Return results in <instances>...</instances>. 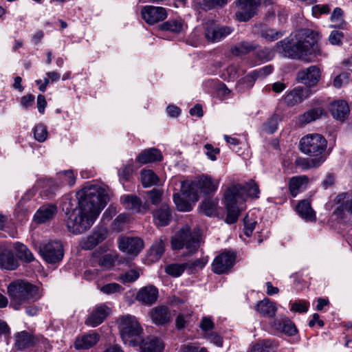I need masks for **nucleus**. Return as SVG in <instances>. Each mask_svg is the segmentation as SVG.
Returning a JSON list of instances; mask_svg holds the SVG:
<instances>
[{"instance_id":"36","label":"nucleus","mask_w":352,"mask_h":352,"mask_svg":"<svg viewBox=\"0 0 352 352\" xmlns=\"http://www.w3.org/2000/svg\"><path fill=\"white\" fill-rule=\"evenodd\" d=\"M34 344L32 335L25 331H21L16 336L15 346L19 350L30 347Z\"/></svg>"},{"instance_id":"41","label":"nucleus","mask_w":352,"mask_h":352,"mask_svg":"<svg viewBox=\"0 0 352 352\" xmlns=\"http://www.w3.org/2000/svg\"><path fill=\"white\" fill-rule=\"evenodd\" d=\"M218 200L217 199H207L201 205V211L207 216L216 214L217 210Z\"/></svg>"},{"instance_id":"45","label":"nucleus","mask_w":352,"mask_h":352,"mask_svg":"<svg viewBox=\"0 0 352 352\" xmlns=\"http://www.w3.org/2000/svg\"><path fill=\"white\" fill-rule=\"evenodd\" d=\"M173 201L177 210L183 212L190 211L192 209L191 202L186 199L182 195L175 193L173 195Z\"/></svg>"},{"instance_id":"56","label":"nucleus","mask_w":352,"mask_h":352,"mask_svg":"<svg viewBox=\"0 0 352 352\" xmlns=\"http://www.w3.org/2000/svg\"><path fill=\"white\" fill-rule=\"evenodd\" d=\"M309 302L303 300H299L292 304L291 310L298 313H306L309 309Z\"/></svg>"},{"instance_id":"32","label":"nucleus","mask_w":352,"mask_h":352,"mask_svg":"<svg viewBox=\"0 0 352 352\" xmlns=\"http://www.w3.org/2000/svg\"><path fill=\"white\" fill-rule=\"evenodd\" d=\"M296 210L298 214L307 221H315L316 214L311 207V204L307 200L300 201L296 206Z\"/></svg>"},{"instance_id":"63","label":"nucleus","mask_w":352,"mask_h":352,"mask_svg":"<svg viewBox=\"0 0 352 352\" xmlns=\"http://www.w3.org/2000/svg\"><path fill=\"white\" fill-rule=\"evenodd\" d=\"M129 221L128 215L125 214H119L114 220V228L118 231L122 230V226Z\"/></svg>"},{"instance_id":"48","label":"nucleus","mask_w":352,"mask_h":352,"mask_svg":"<svg viewBox=\"0 0 352 352\" xmlns=\"http://www.w3.org/2000/svg\"><path fill=\"white\" fill-rule=\"evenodd\" d=\"M195 186V182L187 189H183L182 195L190 202H197L199 199V190Z\"/></svg>"},{"instance_id":"9","label":"nucleus","mask_w":352,"mask_h":352,"mask_svg":"<svg viewBox=\"0 0 352 352\" xmlns=\"http://www.w3.org/2000/svg\"><path fill=\"white\" fill-rule=\"evenodd\" d=\"M236 6L237 10L234 13V19L239 22H248L257 14L261 1L237 0Z\"/></svg>"},{"instance_id":"30","label":"nucleus","mask_w":352,"mask_h":352,"mask_svg":"<svg viewBox=\"0 0 352 352\" xmlns=\"http://www.w3.org/2000/svg\"><path fill=\"white\" fill-rule=\"evenodd\" d=\"M162 155L161 152L155 148H151L143 151L137 157V162L141 164H147L161 161Z\"/></svg>"},{"instance_id":"53","label":"nucleus","mask_w":352,"mask_h":352,"mask_svg":"<svg viewBox=\"0 0 352 352\" xmlns=\"http://www.w3.org/2000/svg\"><path fill=\"white\" fill-rule=\"evenodd\" d=\"M34 135L35 140L39 142H44L47 137V130L45 126L38 124L34 129Z\"/></svg>"},{"instance_id":"37","label":"nucleus","mask_w":352,"mask_h":352,"mask_svg":"<svg viewBox=\"0 0 352 352\" xmlns=\"http://www.w3.org/2000/svg\"><path fill=\"white\" fill-rule=\"evenodd\" d=\"M275 327L288 336H294L297 332L294 324L287 319H283L274 321Z\"/></svg>"},{"instance_id":"10","label":"nucleus","mask_w":352,"mask_h":352,"mask_svg":"<svg viewBox=\"0 0 352 352\" xmlns=\"http://www.w3.org/2000/svg\"><path fill=\"white\" fill-rule=\"evenodd\" d=\"M234 31L230 26L221 25L214 21H208L205 25L204 34L206 38L211 42H219Z\"/></svg>"},{"instance_id":"16","label":"nucleus","mask_w":352,"mask_h":352,"mask_svg":"<svg viewBox=\"0 0 352 352\" xmlns=\"http://www.w3.org/2000/svg\"><path fill=\"white\" fill-rule=\"evenodd\" d=\"M111 309L106 305L96 307L85 321L86 324L96 327L100 324L110 314Z\"/></svg>"},{"instance_id":"54","label":"nucleus","mask_w":352,"mask_h":352,"mask_svg":"<svg viewBox=\"0 0 352 352\" xmlns=\"http://www.w3.org/2000/svg\"><path fill=\"white\" fill-rule=\"evenodd\" d=\"M100 290L103 294L110 295L120 292L122 290V288L119 284L111 283L100 287Z\"/></svg>"},{"instance_id":"50","label":"nucleus","mask_w":352,"mask_h":352,"mask_svg":"<svg viewBox=\"0 0 352 352\" xmlns=\"http://www.w3.org/2000/svg\"><path fill=\"white\" fill-rule=\"evenodd\" d=\"M228 3V0H202L201 7L205 10H211L217 7L222 8Z\"/></svg>"},{"instance_id":"23","label":"nucleus","mask_w":352,"mask_h":352,"mask_svg":"<svg viewBox=\"0 0 352 352\" xmlns=\"http://www.w3.org/2000/svg\"><path fill=\"white\" fill-rule=\"evenodd\" d=\"M336 201L342 203L336 208L334 214L340 218H343L345 212H348L352 215V195L349 192H343L339 194L336 197Z\"/></svg>"},{"instance_id":"25","label":"nucleus","mask_w":352,"mask_h":352,"mask_svg":"<svg viewBox=\"0 0 352 352\" xmlns=\"http://www.w3.org/2000/svg\"><path fill=\"white\" fill-rule=\"evenodd\" d=\"M139 344L140 352H162L164 348L162 340L155 337H149L145 340L142 338Z\"/></svg>"},{"instance_id":"1","label":"nucleus","mask_w":352,"mask_h":352,"mask_svg":"<svg viewBox=\"0 0 352 352\" xmlns=\"http://www.w3.org/2000/svg\"><path fill=\"white\" fill-rule=\"evenodd\" d=\"M77 205L71 200L65 202L66 226L74 234H80L89 230L106 206L109 196L105 190L98 185L85 186L76 194Z\"/></svg>"},{"instance_id":"6","label":"nucleus","mask_w":352,"mask_h":352,"mask_svg":"<svg viewBox=\"0 0 352 352\" xmlns=\"http://www.w3.org/2000/svg\"><path fill=\"white\" fill-rule=\"evenodd\" d=\"M120 336L125 344L135 346L143 338L144 329L138 318L126 314L120 316L118 320Z\"/></svg>"},{"instance_id":"20","label":"nucleus","mask_w":352,"mask_h":352,"mask_svg":"<svg viewBox=\"0 0 352 352\" xmlns=\"http://www.w3.org/2000/svg\"><path fill=\"white\" fill-rule=\"evenodd\" d=\"M107 230L104 228L96 229L91 235L83 239L80 243L82 249L91 250L103 241L107 236Z\"/></svg>"},{"instance_id":"39","label":"nucleus","mask_w":352,"mask_h":352,"mask_svg":"<svg viewBox=\"0 0 352 352\" xmlns=\"http://www.w3.org/2000/svg\"><path fill=\"white\" fill-rule=\"evenodd\" d=\"M272 67L271 65H268L266 67H264L261 69H260L258 71H254L248 76H246L245 78H243L238 84L237 87L241 91L240 85L242 82H245V81H250L252 82L255 80L259 76H266L272 73Z\"/></svg>"},{"instance_id":"7","label":"nucleus","mask_w":352,"mask_h":352,"mask_svg":"<svg viewBox=\"0 0 352 352\" xmlns=\"http://www.w3.org/2000/svg\"><path fill=\"white\" fill-rule=\"evenodd\" d=\"M171 245L174 250L185 248L186 255L196 252L200 245L199 234L195 230L192 231L188 225H185L172 237Z\"/></svg>"},{"instance_id":"12","label":"nucleus","mask_w":352,"mask_h":352,"mask_svg":"<svg viewBox=\"0 0 352 352\" xmlns=\"http://www.w3.org/2000/svg\"><path fill=\"white\" fill-rule=\"evenodd\" d=\"M143 19L150 25L164 21L167 17L166 10L162 7L146 6L141 11Z\"/></svg>"},{"instance_id":"51","label":"nucleus","mask_w":352,"mask_h":352,"mask_svg":"<svg viewBox=\"0 0 352 352\" xmlns=\"http://www.w3.org/2000/svg\"><path fill=\"white\" fill-rule=\"evenodd\" d=\"M140 276L139 272L135 270H131L122 274L118 278V280L122 283H128L135 281Z\"/></svg>"},{"instance_id":"11","label":"nucleus","mask_w":352,"mask_h":352,"mask_svg":"<svg viewBox=\"0 0 352 352\" xmlns=\"http://www.w3.org/2000/svg\"><path fill=\"white\" fill-rule=\"evenodd\" d=\"M119 249L128 255L137 256L144 247L143 241L138 237L122 236L118 239Z\"/></svg>"},{"instance_id":"43","label":"nucleus","mask_w":352,"mask_h":352,"mask_svg":"<svg viewBox=\"0 0 352 352\" xmlns=\"http://www.w3.org/2000/svg\"><path fill=\"white\" fill-rule=\"evenodd\" d=\"M255 49V46L249 42L242 41L231 48V52L235 56L245 54Z\"/></svg>"},{"instance_id":"62","label":"nucleus","mask_w":352,"mask_h":352,"mask_svg":"<svg viewBox=\"0 0 352 352\" xmlns=\"http://www.w3.org/2000/svg\"><path fill=\"white\" fill-rule=\"evenodd\" d=\"M199 327L203 331L207 332L209 330L213 329L214 327V324L210 317L204 316L201 318Z\"/></svg>"},{"instance_id":"42","label":"nucleus","mask_w":352,"mask_h":352,"mask_svg":"<svg viewBox=\"0 0 352 352\" xmlns=\"http://www.w3.org/2000/svg\"><path fill=\"white\" fill-rule=\"evenodd\" d=\"M186 269H187V264L186 263H171L165 267V272L171 276L179 277L184 273Z\"/></svg>"},{"instance_id":"24","label":"nucleus","mask_w":352,"mask_h":352,"mask_svg":"<svg viewBox=\"0 0 352 352\" xmlns=\"http://www.w3.org/2000/svg\"><path fill=\"white\" fill-rule=\"evenodd\" d=\"M157 296L158 290L155 287L146 286L140 289L137 294L136 299L143 304L149 305L157 300Z\"/></svg>"},{"instance_id":"35","label":"nucleus","mask_w":352,"mask_h":352,"mask_svg":"<svg viewBox=\"0 0 352 352\" xmlns=\"http://www.w3.org/2000/svg\"><path fill=\"white\" fill-rule=\"evenodd\" d=\"M276 305L268 298H264L258 302L256 311L264 317H273L276 312Z\"/></svg>"},{"instance_id":"21","label":"nucleus","mask_w":352,"mask_h":352,"mask_svg":"<svg viewBox=\"0 0 352 352\" xmlns=\"http://www.w3.org/2000/svg\"><path fill=\"white\" fill-rule=\"evenodd\" d=\"M149 316L152 322L157 325H164L171 320V312L168 307L160 305L151 309Z\"/></svg>"},{"instance_id":"13","label":"nucleus","mask_w":352,"mask_h":352,"mask_svg":"<svg viewBox=\"0 0 352 352\" xmlns=\"http://www.w3.org/2000/svg\"><path fill=\"white\" fill-rule=\"evenodd\" d=\"M320 78V71L317 66L312 65L299 71L297 80L309 87L315 86Z\"/></svg>"},{"instance_id":"58","label":"nucleus","mask_w":352,"mask_h":352,"mask_svg":"<svg viewBox=\"0 0 352 352\" xmlns=\"http://www.w3.org/2000/svg\"><path fill=\"white\" fill-rule=\"evenodd\" d=\"M256 221L251 219L248 215L244 218V234L248 236H250L255 228Z\"/></svg>"},{"instance_id":"8","label":"nucleus","mask_w":352,"mask_h":352,"mask_svg":"<svg viewBox=\"0 0 352 352\" xmlns=\"http://www.w3.org/2000/svg\"><path fill=\"white\" fill-rule=\"evenodd\" d=\"M40 255L47 263H56L64 256L63 246L59 241H46L39 245Z\"/></svg>"},{"instance_id":"15","label":"nucleus","mask_w":352,"mask_h":352,"mask_svg":"<svg viewBox=\"0 0 352 352\" xmlns=\"http://www.w3.org/2000/svg\"><path fill=\"white\" fill-rule=\"evenodd\" d=\"M311 94V91L309 89L299 86L287 91L285 96L284 100L287 106L293 107L303 102Z\"/></svg>"},{"instance_id":"55","label":"nucleus","mask_w":352,"mask_h":352,"mask_svg":"<svg viewBox=\"0 0 352 352\" xmlns=\"http://www.w3.org/2000/svg\"><path fill=\"white\" fill-rule=\"evenodd\" d=\"M60 179L63 180V182L65 184H67L70 186H73L76 182V175L74 173L73 170H65L63 172H60L58 173Z\"/></svg>"},{"instance_id":"17","label":"nucleus","mask_w":352,"mask_h":352,"mask_svg":"<svg viewBox=\"0 0 352 352\" xmlns=\"http://www.w3.org/2000/svg\"><path fill=\"white\" fill-rule=\"evenodd\" d=\"M18 267V261L12 252V248L8 245L0 246V267L13 270Z\"/></svg>"},{"instance_id":"19","label":"nucleus","mask_w":352,"mask_h":352,"mask_svg":"<svg viewBox=\"0 0 352 352\" xmlns=\"http://www.w3.org/2000/svg\"><path fill=\"white\" fill-rule=\"evenodd\" d=\"M107 230L104 228L96 229L91 235L83 239L80 243L82 249L91 250L103 241L107 236Z\"/></svg>"},{"instance_id":"33","label":"nucleus","mask_w":352,"mask_h":352,"mask_svg":"<svg viewBox=\"0 0 352 352\" xmlns=\"http://www.w3.org/2000/svg\"><path fill=\"white\" fill-rule=\"evenodd\" d=\"M277 343L272 340H262L252 344L248 352H276Z\"/></svg>"},{"instance_id":"47","label":"nucleus","mask_w":352,"mask_h":352,"mask_svg":"<svg viewBox=\"0 0 352 352\" xmlns=\"http://www.w3.org/2000/svg\"><path fill=\"white\" fill-rule=\"evenodd\" d=\"M165 250V244L162 239L154 242L151 249V255L154 260H159Z\"/></svg>"},{"instance_id":"26","label":"nucleus","mask_w":352,"mask_h":352,"mask_svg":"<svg viewBox=\"0 0 352 352\" xmlns=\"http://www.w3.org/2000/svg\"><path fill=\"white\" fill-rule=\"evenodd\" d=\"M329 111L333 117L343 121L349 112L348 104L344 100H336L329 104Z\"/></svg>"},{"instance_id":"29","label":"nucleus","mask_w":352,"mask_h":352,"mask_svg":"<svg viewBox=\"0 0 352 352\" xmlns=\"http://www.w3.org/2000/svg\"><path fill=\"white\" fill-rule=\"evenodd\" d=\"M308 182L309 179L305 175L292 177L289 182V189L292 197H296L300 192L305 190Z\"/></svg>"},{"instance_id":"38","label":"nucleus","mask_w":352,"mask_h":352,"mask_svg":"<svg viewBox=\"0 0 352 352\" xmlns=\"http://www.w3.org/2000/svg\"><path fill=\"white\" fill-rule=\"evenodd\" d=\"M18 257L25 262L30 263L34 261V257L30 250L23 244L16 243L13 245Z\"/></svg>"},{"instance_id":"5","label":"nucleus","mask_w":352,"mask_h":352,"mask_svg":"<svg viewBox=\"0 0 352 352\" xmlns=\"http://www.w3.org/2000/svg\"><path fill=\"white\" fill-rule=\"evenodd\" d=\"M327 147L326 140L320 134H308L300 141V151L311 157L306 160V168H316L325 160L324 152Z\"/></svg>"},{"instance_id":"61","label":"nucleus","mask_w":352,"mask_h":352,"mask_svg":"<svg viewBox=\"0 0 352 352\" xmlns=\"http://www.w3.org/2000/svg\"><path fill=\"white\" fill-rule=\"evenodd\" d=\"M113 263L114 259L113 256L109 254L103 255L98 260V265L104 269H109L113 265Z\"/></svg>"},{"instance_id":"14","label":"nucleus","mask_w":352,"mask_h":352,"mask_svg":"<svg viewBox=\"0 0 352 352\" xmlns=\"http://www.w3.org/2000/svg\"><path fill=\"white\" fill-rule=\"evenodd\" d=\"M235 254L232 252H225L217 256L212 262V270L214 273L221 274L233 265Z\"/></svg>"},{"instance_id":"34","label":"nucleus","mask_w":352,"mask_h":352,"mask_svg":"<svg viewBox=\"0 0 352 352\" xmlns=\"http://www.w3.org/2000/svg\"><path fill=\"white\" fill-rule=\"evenodd\" d=\"M98 340V333L85 335L76 340L74 346L76 349H87L96 344Z\"/></svg>"},{"instance_id":"18","label":"nucleus","mask_w":352,"mask_h":352,"mask_svg":"<svg viewBox=\"0 0 352 352\" xmlns=\"http://www.w3.org/2000/svg\"><path fill=\"white\" fill-rule=\"evenodd\" d=\"M121 199L125 208L134 213H145L148 210V205L143 204L137 196L126 195L122 197Z\"/></svg>"},{"instance_id":"44","label":"nucleus","mask_w":352,"mask_h":352,"mask_svg":"<svg viewBox=\"0 0 352 352\" xmlns=\"http://www.w3.org/2000/svg\"><path fill=\"white\" fill-rule=\"evenodd\" d=\"M162 30L170 31L174 33H179L183 29V23L180 20L170 19L160 25Z\"/></svg>"},{"instance_id":"4","label":"nucleus","mask_w":352,"mask_h":352,"mask_svg":"<svg viewBox=\"0 0 352 352\" xmlns=\"http://www.w3.org/2000/svg\"><path fill=\"white\" fill-rule=\"evenodd\" d=\"M8 293L11 305L16 310L38 300L42 296V292L38 287L21 280L11 283L8 287Z\"/></svg>"},{"instance_id":"57","label":"nucleus","mask_w":352,"mask_h":352,"mask_svg":"<svg viewBox=\"0 0 352 352\" xmlns=\"http://www.w3.org/2000/svg\"><path fill=\"white\" fill-rule=\"evenodd\" d=\"M207 257H202L200 258L195 259L192 261L186 262L187 268L192 270L202 269L206 264L208 263Z\"/></svg>"},{"instance_id":"22","label":"nucleus","mask_w":352,"mask_h":352,"mask_svg":"<svg viewBox=\"0 0 352 352\" xmlns=\"http://www.w3.org/2000/svg\"><path fill=\"white\" fill-rule=\"evenodd\" d=\"M200 194L208 195L217 190L219 182L213 179L210 176L202 175L195 181Z\"/></svg>"},{"instance_id":"60","label":"nucleus","mask_w":352,"mask_h":352,"mask_svg":"<svg viewBox=\"0 0 352 352\" xmlns=\"http://www.w3.org/2000/svg\"><path fill=\"white\" fill-rule=\"evenodd\" d=\"M204 148L206 150L205 154L212 161H215L217 160V155L219 154L220 150L219 148H214L210 144H206L204 145Z\"/></svg>"},{"instance_id":"3","label":"nucleus","mask_w":352,"mask_h":352,"mask_svg":"<svg viewBox=\"0 0 352 352\" xmlns=\"http://www.w3.org/2000/svg\"><path fill=\"white\" fill-rule=\"evenodd\" d=\"M259 194L258 185L252 180L245 186L234 185L229 188L225 194V205L227 209L226 222L228 224L235 223L239 213L246 208V197L258 198Z\"/></svg>"},{"instance_id":"40","label":"nucleus","mask_w":352,"mask_h":352,"mask_svg":"<svg viewBox=\"0 0 352 352\" xmlns=\"http://www.w3.org/2000/svg\"><path fill=\"white\" fill-rule=\"evenodd\" d=\"M141 179L144 187H149L156 185L158 183L159 178L152 170H141Z\"/></svg>"},{"instance_id":"59","label":"nucleus","mask_w":352,"mask_h":352,"mask_svg":"<svg viewBox=\"0 0 352 352\" xmlns=\"http://www.w3.org/2000/svg\"><path fill=\"white\" fill-rule=\"evenodd\" d=\"M344 34L342 32L338 30H333L331 32L329 36V41L331 44L334 45H342Z\"/></svg>"},{"instance_id":"46","label":"nucleus","mask_w":352,"mask_h":352,"mask_svg":"<svg viewBox=\"0 0 352 352\" xmlns=\"http://www.w3.org/2000/svg\"><path fill=\"white\" fill-rule=\"evenodd\" d=\"M259 34L261 37L270 41H276L283 36V34L280 32L276 31L274 29L267 28L263 25H261Z\"/></svg>"},{"instance_id":"31","label":"nucleus","mask_w":352,"mask_h":352,"mask_svg":"<svg viewBox=\"0 0 352 352\" xmlns=\"http://www.w3.org/2000/svg\"><path fill=\"white\" fill-rule=\"evenodd\" d=\"M325 113L324 109L322 107L313 108L300 115L298 118V122L305 125L319 119Z\"/></svg>"},{"instance_id":"49","label":"nucleus","mask_w":352,"mask_h":352,"mask_svg":"<svg viewBox=\"0 0 352 352\" xmlns=\"http://www.w3.org/2000/svg\"><path fill=\"white\" fill-rule=\"evenodd\" d=\"M278 120L279 117L278 115L272 116L263 124V131L270 134L274 133L277 129Z\"/></svg>"},{"instance_id":"28","label":"nucleus","mask_w":352,"mask_h":352,"mask_svg":"<svg viewBox=\"0 0 352 352\" xmlns=\"http://www.w3.org/2000/svg\"><path fill=\"white\" fill-rule=\"evenodd\" d=\"M57 212V208L53 204L41 206L34 216V221L38 223H43L53 218Z\"/></svg>"},{"instance_id":"2","label":"nucleus","mask_w":352,"mask_h":352,"mask_svg":"<svg viewBox=\"0 0 352 352\" xmlns=\"http://www.w3.org/2000/svg\"><path fill=\"white\" fill-rule=\"evenodd\" d=\"M318 39V34L314 31L300 30L295 35V41L282 40L276 44L275 49L283 56L311 61L320 54Z\"/></svg>"},{"instance_id":"27","label":"nucleus","mask_w":352,"mask_h":352,"mask_svg":"<svg viewBox=\"0 0 352 352\" xmlns=\"http://www.w3.org/2000/svg\"><path fill=\"white\" fill-rule=\"evenodd\" d=\"M172 219L171 212L166 204H163L161 207L153 212V219L157 226H166L169 224Z\"/></svg>"},{"instance_id":"64","label":"nucleus","mask_w":352,"mask_h":352,"mask_svg":"<svg viewBox=\"0 0 352 352\" xmlns=\"http://www.w3.org/2000/svg\"><path fill=\"white\" fill-rule=\"evenodd\" d=\"M162 192L160 190L153 189L148 192V199L153 204H157L161 201Z\"/></svg>"},{"instance_id":"52","label":"nucleus","mask_w":352,"mask_h":352,"mask_svg":"<svg viewBox=\"0 0 352 352\" xmlns=\"http://www.w3.org/2000/svg\"><path fill=\"white\" fill-rule=\"evenodd\" d=\"M343 12L341 8H336L331 16V22L334 23L335 28H342L344 24V21L342 17Z\"/></svg>"}]
</instances>
